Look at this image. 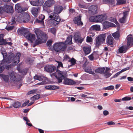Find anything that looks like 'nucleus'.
<instances>
[{"label":"nucleus","mask_w":133,"mask_h":133,"mask_svg":"<svg viewBox=\"0 0 133 133\" xmlns=\"http://www.w3.org/2000/svg\"><path fill=\"white\" fill-rule=\"evenodd\" d=\"M83 49L85 55L89 54L91 51V48L90 46H84L83 47Z\"/></svg>","instance_id":"aec40b11"},{"label":"nucleus","mask_w":133,"mask_h":133,"mask_svg":"<svg viewBox=\"0 0 133 133\" xmlns=\"http://www.w3.org/2000/svg\"><path fill=\"white\" fill-rule=\"evenodd\" d=\"M63 10V8L61 6L58 5L55 6L54 12L49 14V18L52 19V20H50L48 21L50 25L54 26L59 23L61 19L58 14L61 13Z\"/></svg>","instance_id":"f03ea898"},{"label":"nucleus","mask_w":133,"mask_h":133,"mask_svg":"<svg viewBox=\"0 0 133 133\" xmlns=\"http://www.w3.org/2000/svg\"><path fill=\"white\" fill-rule=\"evenodd\" d=\"M39 7H33L31 8V11L32 14L35 17H37L38 13V11L40 10Z\"/></svg>","instance_id":"dca6fc26"},{"label":"nucleus","mask_w":133,"mask_h":133,"mask_svg":"<svg viewBox=\"0 0 133 133\" xmlns=\"http://www.w3.org/2000/svg\"><path fill=\"white\" fill-rule=\"evenodd\" d=\"M103 25L104 28H107L111 26V24L110 22L106 21L104 22Z\"/></svg>","instance_id":"2f4dec72"},{"label":"nucleus","mask_w":133,"mask_h":133,"mask_svg":"<svg viewBox=\"0 0 133 133\" xmlns=\"http://www.w3.org/2000/svg\"><path fill=\"white\" fill-rule=\"evenodd\" d=\"M21 103L18 101L15 102L12 104V106L15 108L19 107L21 106Z\"/></svg>","instance_id":"e433bc0d"},{"label":"nucleus","mask_w":133,"mask_h":133,"mask_svg":"<svg viewBox=\"0 0 133 133\" xmlns=\"http://www.w3.org/2000/svg\"><path fill=\"white\" fill-rule=\"evenodd\" d=\"M57 70L58 75H56L55 73H53L51 75L55 76L57 79L58 83L62 82L63 79V83L64 84L72 85L76 83L73 80L66 78L65 77L66 73L65 72L60 70Z\"/></svg>","instance_id":"7ed1b4c3"},{"label":"nucleus","mask_w":133,"mask_h":133,"mask_svg":"<svg viewBox=\"0 0 133 133\" xmlns=\"http://www.w3.org/2000/svg\"><path fill=\"white\" fill-rule=\"evenodd\" d=\"M31 4L33 5L36 6H39V5L38 4L37 0L36 1H30Z\"/></svg>","instance_id":"79ce46f5"},{"label":"nucleus","mask_w":133,"mask_h":133,"mask_svg":"<svg viewBox=\"0 0 133 133\" xmlns=\"http://www.w3.org/2000/svg\"><path fill=\"white\" fill-rule=\"evenodd\" d=\"M37 91V90H31L29 91L28 93V95H30L32 94H33L35 92H36Z\"/></svg>","instance_id":"864d4df0"},{"label":"nucleus","mask_w":133,"mask_h":133,"mask_svg":"<svg viewBox=\"0 0 133 133\" xmlns=\"http://www.w3.org/2000/svg\"><path fill=\"white\" fill-rule=\"evenodd\" d=\"M106 37L105 34H102L98 36L96 38L95 45L96 46H98L103 43L105 42Z\"/></svg>","instance_id":"0eeeda50"},{"label":"nucleus","mask_w":133,"mask_h":133,"mask_svg":"<svg viewBox=\"0 0 133 133\" xmlns=\"http://www.w3.org/2000/svg\"><path fill=\"white\" fill-rule=\"evenodd\" d=\"M56 62H57L58 63V66L57 67V69L56 72L55 73H56V75H58V72H57V70H58V69L59 68V67H62L63 68V64L61 62H59L57 61H56Z\"/></svg>","instance_id":"473e14b6"},{"label":"nucleus","mask_w":133,"mask_h":133,"mask_svg":"<svg viewBox=\"0 0 133 133\" xmlns=\"http://www.w3.org/2000/svg\"><path fill=\"white\" fill-rule=\"evenodd\" d=\"M114 89V86L113 85H110L105 88V89L106 90H113Z\"/></svg>","instance_id":"a18cd8bd"},{"label":"nucleus","mask_w":133,"mask_h":133,"mask_svg":"<svg viewBox=\"0 0 133 133\" xmlns=\"http://www.w3.org/2000/svg\"><path fill=\"white\" fill-rule=\"evenodd\" d=\"M35 32L37 36V39L33 45L34 47H35L37 45L45 43L46 41L47 38L46 34L43 33L40 30H36Z\"/></svg>","instance_id":"20e7f679"},{"label":"nucleus","mask_w":133,"mask_h":133,"mask_svg":"<svg viewBox=\"0 0 133 133\" xmlns=\"http://www.w3.org/2000/svg\"><path fill=\"white\" fill-rule=\"evenodd\" d=\"M92 38L89 36H87V37L86 41L87 42H90L92 41Z\"/></svg>","instance_id":"8fccbe9b"},{"label":"nucleus","mask_w":133,"mask_h":133,"mask_svg":"<svg viewBox=\"0 0 133 133\" xmlns=\"http://www.w3.org/2000/svg\"><path fill=\"white\" fill-rule=\"evenodd\" d=\"M39 18L41 20H43L45 18V16L43 15H41L39 16Z\"/></svg>","instance_id":"13d9d810"},{"label":"nucleus","mask_w":133,"mask_h":133,"mask_svg":"<svg viewBox=\"0 0 133 133\" xmlns=\"http://www.w3.org/2000/svg\"><path fill=\"white\" fill-rule=\"evenodd\" d=\"M51 85H46L45 86L46 89L51 90Z\"/></svg>","instance_id":"052dcab7"},{"label":"nucleus","mask_w":133,"mask_h":133,"mask_svg":"<svg viewBox=\"0 0 133 133\" xmlns=\"http://www.w3.org/2000/svg\"><path fill=\"white\" fill-rule=\"evenodd\" d=\"M34 78V79H37L39 81H42L43 79L41 76L38 75H36Z\"/></svg>","instance_id":"c03bdc74"},{"label":"nucleus","mask_w":133,"mask_h":133,"mask_svg":"<svg viewBox=\"0 0 133 133\" xmlns=\"http://www.w3.org/2000/svg\"><path fill=\"white\" fill-rule=\"evenodd\" d=\"M2 77L5 82L7 83L9 81V76L8 75H3Z\"/></svg>","instance_id":"4c0bfd02"},{"label":"nucleus","mask_w":133,"mask_h":133,"mask_svg":"<svg viewBox=\"0 0 133 133\" xmlns=\"http://www.w3.org/2000/svg\"><path fill=\"white\" fill-rule=\"evenodd\" d=\"M15 11L18 13H21L27 10V8L22 7L20 4L17 3L15 5Z\"/></svg>","instance_id":"1a4fd4ad"},{"label":"nucleus","mask_w":133,"mask_h":133,"mask_svg":"<svg viewBox=\"0 0 133 133\" xmlns=\"http://www.w3.org/2000/svg\"><path fill=\"white\" fill-rule=\"evenodd\" d=\"M51 90L58 89L59 87L56 86L51 85Z\"/></svg>","instance_id":"603ef678"},{"label":"nucleus","mask_w":133,"mask_h":133,"mask_svg":"<svg viewBox=\"0 0 133 133\" xmlns=\"http://www.w3.org/2000/svg\"><path fill=\"white\" fill-rule=\"evenodd\" d=\"M128 47L126 46H123L118 49V52L121 53H125Z\"/></svg>","instance_id":"a878e982"},{"label":"nucleus","mask_w":133,"mask_h":133,"mask_svg":"<svg viewBox=\"0 0 133 133\" xmlns=\"http://www.w3.org/2000/svg\"><path fill=\"white\" fill-rule=\"evenodd\" d=\"M33 61L31 58H28L27 59L26 62L30 64L33 62Z\"/></svg>","instance_id":"5fc2aeb1"},{"label":"nucleus","mask_w":133,"mask_h":133,"mask_svg":"<svg viewBox=\"0 0 133 133\" xmlns=\"http://www.w3.org/2000/svg\"><path fill=\"white\" fill-rule=\"evenodd\" d=\"M84 71L89 74L94 75L95 73L92 71L91 68L90 67L86 68L84 69Z\"/></svg>","instance_id":"c756f323"},{"label":"nucleus","mask_w":133,"mask_h":133,"mask_svg":"<svg viewBox=\"0 0 133 133\" xmlns=\"http://www.w3.org/2000/svg\"><path fill=\"white\" fill-rule=\"evenodd\" d=\"M127 46L129 47L133 44V38L131 35H129L127 37Z\"/></svg>","instance_id":"f3484780"},{"label":"nucleus","mask_w":133,"mask_h":133,"mask_svg":"<svg viewBox=\"0 0 133 133\" xmlns=\"http://www.w3.org/2000/svg\"><path fill=\"white\" fill-rule=\"evenodd\" d=\"M52 41L51 40H49L47 42V45L48 46H50L52 44Z\"/></svg>","instance_id":"6e6d98bb"},{"label":"nucleus","mask_w":133,"mask_h":133,"mask_svg":"<svg viewBox=\"0 0 133 133\" xmlns=\"http://www.w3.org/2000/svg\"><path fill=\"white\" fill-rule=\"evenodd\" d=\"M107 124L109 125H114L115 123L113 122H109L107 123Z\"/></svg>","instance_id":"0e129e2a"},{"label":"nucleus","mask_w":133,"mask_h":133,"mask_svg":"<svg viewBox=\"0 0 133 133\" xmlns=\"http://www.w3.org/2000/svg\"><path fill=\"white\" fill-rule=\"evenodd\" d=\"M105 69L104 67L98 68L95 70V72L96 73H98L101 74H103L105 71Z\"/></svg>","instance_id":"393cba45"},{"label":"nucleus","mask_w":133,"mask_h":133,"mask_svg":"<svg viewBox=\"0 0 133 133\" xmlns=\"http://www.w3.org/2000/svg\"><path fill=\"white\" fill-rule=\"evenodd\" d=\"M121 73L119 71L117 72L116 74L113 77L116 78Z\"/></svg>","instance_id":"69168bd1"},{"label":"nucleus","mask_w":133,"mask_h":133,"mask_svg":"<svg viewBox=\"0 0 133 133\" xmlns=\"http://www.w3.org/2000/svg\"><path fill=\"white\" fill-rule=\"evenodd\" d=\"M76 60L74 58H72L69 61V62L71 63L72 65H74L76 63Z\"/></svg>","instance_id":"de8ad7c7"},{"label":"nucleus","mask_w":133,"mask_h":133,"mask_svg":"<svg viewBox=\"0 0 133 133\" xmlns=\"http://www.w3.org/2000/svg\"><path fill=\"white\" fill-rule=\"evenodd\" d=\"M17 31L18 34L24 35L27 33V30L26 29L22 28L18 29Z\"/></svg>","instance_id":"6ab92c4d"},{"label":"nucleus","mask_w":133,"mask_h":133,"mask_svg":"<svg viewBox=\"0 0 133 133\" xmlns=\"http://www.w3.org/2000/svg\"><path fill=\"white\" fill-rule=\"evenodd\" d=\"M126 109H129L130 110H133V107L131 106L128 107H126Z\"/></svg>","instance_id":"338daca9"},{"label":"nucleus","mask_w":133,"mask_h":133,"mask_svg":"<svg viewBox=\"0 0 133 133\" xmlns=\"http://www.w3.org/2000/svg\"><path fill=\"white\" fill-rule=\"evenodd\" d=\"M72 35H70L66 39L64 42L66 46L67 45H70L72 44Z\"/></svg>","instance_id":"5701e85b"},{"label":"nucleus","mask_w":133,"mask_h":133,"mask_svg":"<svg viewBox=\"0 0 133 133\" xmlns=\"http://www.w3.org/2000/svg\"><path fill=\"white\" fill-rule=\"evenodd\" d=\"M9 74L10 76V79L11 80L16 81H19V79L17 78L18 75L14 72H9Z\"/></svg>","instance_id":"ddd939ff"},{"label":"nucleus","mask_w":133,"mask_h":133,"mask_svg":"<svg viewBox=\"0 0 133 133\" xmlns=\"http://www.w3.org/2000/svg\"><path fill=\"white\" fill-rule=\"evenodd\" d=\"M89 20L91 22H96L97 16H91L89 18Z\"/></svg>","instance_id":"58836bf2"},{"label":"nucleus","mask_w":133,"mask_h":133,"mask_svg":"<svg viewBox=\"0 0 133 133\" xmlns=\"http://www.w3.org/2000/svg\"><path fill=\"white\" fill-rule=\"evenodd\" d=\"M55 3L54 0H48L45 2L43 5V7H49L51 6Z\"/></svg>","instance_id":"a211bd4d"},{"label":"nucleus","mask_w":133,"mask_h":133,"mask_svg":"<svg viewBox=\"0 0 133 133\" xmlns=\"http://www.w3.org/2000/svg\"><path fill=\"white\" fill-rule=\"evenodd\" d=\"M48 31L49 32L51 33L54 35H55L56 29L55 28H49L48 29Z\"/></svg>","instance_id":"ea45409f"},{"label":"nucleus","mask_w":133,"mask_h":133,"mask_svg":"<svg viewBox=\"0 0 133 133\" xmlns=\"http://www.w3.org/2000/svg\"><path fill=\"white\" fill-rule=\"evenodd\" d=\"M110 21H111L114 22L116 24L117 23H118V22L116 21V19L114 18H112L111 17L110 19Z\"/></svg>","instance_id":"4d7b16f0"},{"label":"nucleus","mask_w":133,"mask_h":133,"mask_svg":"<svg viewBox=\"0 0 133 133\" xmlns=\"http://www.w3.org/2000/svg\"><path fill=\"white\" fill-rule=\"evenodd\" d=\"M11 23L10 24L11 25L14 24L15 23V18L14 17H12V18L11 20Z\"/></svg>","instance_id":"bf43d9fd"},{"label":"nucleus","mask_w":133,"mask_h":133,"mask_svg":"<svg viewBox=\"0 0 133 133\" xmlns=\"http://www.w3.org/2000/svg\"><path fill=\"white\" fill-rule=\"evenodd\" d=\"M126 0H117V4L120 5L124 4L126 2Z\"/></svg>","instance_id":"37998d69"},{"label":"nucleus","mask_w":133,"mask_h":133,"mask_svg":"<svg viewBox=\"0 0 133 133\" xmlns=\"http://www.w3.org/2000/svg\"><path fill=\"white\" fill-rule=\"evenodd\" d=\"M46 84V82H45L42 81L41 82L37 83L36 85H44Z\"/></svg>","instance_id":"680f3d73"},{"label":"nucleus","mask_w":133,"mask_h":133,"mask_svg":"<svg viewBox=\"0 0 133 133\" xmlns=\"http://www.w3.org/2000/svg\"><path fill=\"white\" fill-rule=\"evenodd\" d=\"M128 80L129 81H133V78L131 77H128L127 78Z\"/></svg>","instance_id":"774afa93"},{"label":"nucleus","mask_w":133,"mask_h":133,"mask_svg":"<svg viewBox=\"0 0 133 133\" xmlns=\"http://www.w3.org/2000/svg\"><path fill=\"white\" fill-rule=\"evenodd\" d=\"M66 46L63 42H58L55 44L53 46L54 50L56 52H61L65 51Z\"/></svg>","instance_id":"39448f33"},{"label":"nucleus","mask_w":133,"mask_h":133,"mask_svg":"<svg viewBox=\"0 0 133 133\" xmlns=\"http://www.w3.org/2000/svg\"><path fill=\"white\" fill-rule=\"evenodd\" d=\"M113 38L111 35L108 36L107 38V42L109 45H112L113 43Z\"/></svg>","instance_id":"cd10ccee"},{"label":"nucleus","mask_w":133,"mask_h":133,"mask_svg":"<svg viewBox=\"0 0 133 133\" xmlns=\"http://www.w3.org/2000/svg\"><path fill=\"white\" fill-rule=\"evenodd\" d=\"M91 10H90V12H91L92 14H96L97 13V7L96 5H93L90 7Z\"/></svg>","instance_id":"412c9836"},{"label":"nucleus","mask_w":133,"mask_h":133,"mask_svg":"<svg viewBox=\"0 0 133 133\" xmlns=\"http://www.w3.org/2000/svg\"><path fill=\"white\" fill-rule=\"evenodd\" d=\"M74 39L76 42L81 43L84 39L81 38L80 34L78 32L74 33Z\"/></svg>","instance_id":"6e6552de"},{"label":"nucleus","mask_w":133,"mask_h":133,"mask_svg":"<svg viewBox=\"0 0 133 133\" xmlns=\"http://www.w3.org/2000/svg\"><path fill=\"white\" fill-rule=\"evenodd\" d=\"M30 16L26 13H24L20 14L18 17V20L20 22L26 23L30 20Z\"/></svg>","instance_id":"423d86ee"},{"label":"nucleus","mask_w":133,"mask_h":133,"mask_svg":"<svg viewBox=\"0 0 133 133\" xmlns=\"http://www.w3.org/2000/svg\"><path fill=\"white\" fill-rule=\"evenodd\" d=\"M112 35L116 39H118L119 37V33L118 31H116L112 34Z\"/></svg>","instance_id":"c9c22d12"},{"label":"nucleus","mask_w":133,"mask_h":133,"mask_svg":"<svg viewBox=\"0 0 133 133\" xmlns=\"http://www.w3.org/2000/svg\"><path fill=\"white\" fill-rule=\"evenodd\" d=\"M131 99V98L128 96H126L123 98L122 99V100L124 101H129Z\"/></svg>","instance_id":"49530a36"},{"label":"nucleus","mask_w":133,"mask_h":133,"mask_svg":"<svg viewBox=\"0 0 133 133\" xmlns=\"http://www.w3.org/2000/svg\"><path fill=\"white\" fill-rule=\"evenodd\" d=\"M14 27V26L12 25V26H6V27L5 29L8 30H11Z\"/></svg>","instance_id":"09e8293b"},{"label":"nucleus","mask_w":133,"mask_h":133,"mask_svg":"<svg viewBox=\"0 0 133 133\" xmlns=\"http://www.w3.org/2000/svg\"><path fill=\"white\" fill-rule=\"evenodd\" d=\"M99 57V55L97 52H94L88 56V58L91 61L96 60Z\"/></svg>","instance_id":"9b49d317"},{"label":"nucleus","mask_w":133,"mask_h":133,"mask_svg":"<svg viewBox=\"0 0 133 133\" xmlns=\"http://www.w3.org/2000/svg\"><path fill=\"white\" fill-rule=\"evenodd\" d=\"M107 18V17L105 14L97 16L96 23H102L103 21L106 20Z\"/></svg>","instance_id":"f8f14e48"},{"label":"nucleus","mask_w":133,"mask_h":133,"mask_svg":"<svg viewBox=\"0 0 133 133\" xmlns=\"http://www.w3.org/2000/svg\"><path fill=\"white\" fill-rule=\"evenodd\" d=\"M6 44V42L1 37L0 35V45H5Z\"/></svg>","instance_id":"a19ab883"},{"label":"nucleus","mask_w":133,"mask_h":133,"mask_svg":"<svg viewBox=\"0 0 133 133\" xmlns=\"http://www.w3.org/2000/svg\"><path fill=\"white\" fill-rule=\"evenodd\" d=\"M44 69L47 72L51 73L55 71L56 67L52 65H46L44 68Z\"/></svg>","instance_id":"9d476101"},{"label":"nucleus","mask_w":133,"mask_h":133,"mask_svg":"<svg viewBox=\"0 0 133 133\" xmlns=\"http://www.w3.org/2000/svg\"><path fill=\"white\" fill-rule=\"evenodd\" d=\"M39 6L42 5L44 2V0H37Z\"/></svg>","instance_id":"3c124183"},{"label":"nucleus","mask_w":133,"mask_h":133,"mask_svg":"<svg viewBox=\"0 0 133 133\" xmlns=\"http://www.w3.org/2000/svg\"><path fill=\"white\" fill-rule=\"evenodd\" d=\"M115 0H103V3L105 4H110L114 5Z\"/></svg>","instance_id":"7c9ffc66"},{"label":"nucleus","mask_w":133,"mask_h":133,"mask_svg":"<svg viewBox=\"0 0 133 133\" xmlns=\"http://www.w3.org/2000/svg\"><path fill=\"white\" fill-rule=\"evenodd\" d=\"M106 69L104 74V76L106 78H108L110 77L112 75V73L110 72V69L109 68L106 67Z\"/></svg>","instance_id":"2eb2a0df"},{"label":"nucleus","mask_w":133,"mask_h":133,"mask_svg":"<svg viewBox=\"0 0 133 133\" xmlns=\"http://www.w3.org/2000/svg\"><path fill=\"white\" fill-rule=\"evenodd\" d=\"M35 23H38L40 24H41V26L42 28H44L45 25L44 24V21L42 20L36 19L35 22Z\"/></svg>","instance_id":"72a5a7b5"},{"label":"nucleus","mask_w":133,"mask_h":133,"mask_svg":"<svg viewBox=\"0 0 133 133\" xmlns=\"http://www.w3.org/2000/svg\"><path fill=\"white\" fill-rule=\"evenodd\" d=\"M103 114L104 116H106L109 114V112L107 110H104L103 111Z\"/></svg>","instance_id":"e2e57ef3"},{"label":"nucleus","mask_w":133,"mask_h":133,"mask_svg":"<svg viewBox=\"0 0 133 133\" xmlns=\"http://www.w3.org/2000/svg\"><path fill=\"white\" fill-rule=\"evenodd\" d=\"M91 30L99 31L100 30V26L99 25H95L92 26L90 28Z\"/></svg>","instance_id":"c85d7f7f"},{"label":"nucleus","mask_w":133,"mask_h":133,"mask_svg":"<svg viewBox=\"0 0 133 133\" xmlns=\"http://www.w3.org/2000/svg\"><path fill=\"white\" fill-rule=\"evenodd\" d=\"M81 16L79 15L74 18L73 21L75 24H77L78 25H83V24L81 21Z\"/></svg>","instance_id":"4468645a"},{"label":"nucleus","mask_w":133,"mask_h":133,"mask_svg":"<svg viewBox=\"0 0 133 133\" xmlns=\"http://www.w3.org/2000/svg\"><path fill=\"white\" fill-rule=\"evenodd\" d=\"M5 11L8 13H12L14 11L12 7L10 5L6 6L5 9Z\"/></svg>","instance_id":"b1692460"},{"label":"nucleus","mask_w":133,"mask_h":133,"mask_svg":"<svg viewBox=\"0 0 133 133\" xmlns=\"http://www.w3.org/2000/svg\"><path fill=\"white\" fill-rule=\"evenodd\" d=\"M40 97V96L39 94H37L31 97L30 99L32 101H34L39 99Z\"/></svg>","instance_id":"f704fd0d"},{"label":"nucleus","mask_w":133,"mask_h":133,"mask_svg":"<svg viewBox=\"0 0 133 133\" xmlns=\"http://www.w3.org/2000/svg\"><path fill=\"white\" fill-rule=\"evenodd\" d=\"M26 38L31 42H32L35 39V35L31 34H30L27 35Z\"/></svg>","instance_id":"bb28decb"},{"label":"nucleus","mask_w":133,"mask_h":133,"mask_svg":"<svg viewBox=\"0 0 133 133\" xmlns=\"http://www.w3.org/2000/svg\"><path fill=\"white\" fill-rule=\"evenodd\" d=\"M1 52L3 56V59L0 62L3 66H6L11 62L13 63L12 65H14L19 62V58L21 55L20 53H17L14 57V54L10 53L8 54V57L6 58L7 55L6 52L4 51L2 52Z\"/></svg>","instance_id":"f257e3e1"},{"label":"nucleus","mask_w":133,"mask_h":133,"mask_svg":"<svg viewBox=\"0 0 133 133\" xmlns=\"http://www.w3.org/2000/svg\"><path fill=\"white\" fill-rule=\"evenodd\" d=\"M127 13L128 12L127 11L123 12V16L119 19V22L120 23H125Z\"/></svg>","instance_id":"4be33fe9"}]
</instances>
